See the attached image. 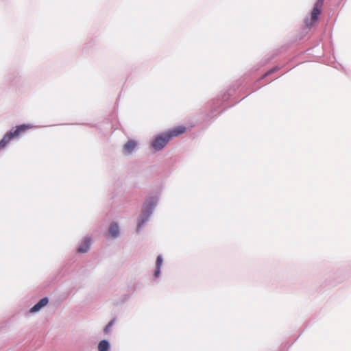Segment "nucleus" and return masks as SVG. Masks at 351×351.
<instances>
[{
	"label": "nucleus",
	"mask_w": 351,
	"mask_h": 351,
	"mask_svg": "<svg viewBox=\"0 0 351 351\" xmlns=\"http://www.w3.org/2000/svg\"><path fill=\"white\" fill-rule=\"evenodd\" d=\"M185 132L186 128L184 126L180 125L173 128L156 136L152 143V146L156 150H161L172 138L177 137Z\"/></svg>",
	"instance_id": "1"
},
{
	"label": "nucleus",
	"mask_w": 351,
	"mask_h": 351,
	"mask_svg": "<svg viewBox=\"0 0 351 351\" xmlns=\"http://www.w3.org/2000/svg\"><path fill=\"white\" fill-rule=\"evenodd\" d=\"M22 132V124L18 125L15 130L12 129L8 132L0 141V149H4L12 141L19 138Z\"/></svg>",
	"instance_id": "2"
},
{
	"label": "nucleus",
	"mask_w": 351,
	"mask_h": 351,
	"mask_svg": "<svg viewBox=\"0 0 351 351\" xmlns=\"http://www.w3.org/2000/svg\"><path fill=\"white\" fill-rule=\"evenodd\" d=\"M324 1L323 0H317L313 8L311 16V21L308 23V21H306V25L308 27H311L313 24L317 21L318 16L321 14L322 6H323Z\"/></svg>",
	"instance_id": "3"
},
{
	"label": "nucleus",
	"mask_w": 351,
	"mask_h": 351,
	"mask_svg": "<svg viewBox=\"0 0 351 351\" xmlns=\"http://www.w3.org/2000/svg\"><path fill=\"white\" fill-rule=\"evenodd\" d=\"M90 246V239L89 238H85L79 247L77 248V252L86 253L88 251Z\"/></svg>",
	"instance_id": "4"
},
{
	"label": "nucleus",
	"mask_w": 351,
	"mask_h": 351,
	"mask_svg": "<svg viewBox=\"0 0 351 351\" xmlns=\"http://www.w3.org/2000/svg\"><path fill=\"white\" fill-rule=\"evenodd\" d=\"M49 302V300L47 298H42L36 304H35L30 310L31 313H35L38 311L40 309H41L43 307L45 306Z\"/></svg>",
	"instance_id": "5"
},
{
	"label": "nucleus",
	"mask_w": 351,
	"mask_h": 351,
	"mask_svg": "<svg viewBox=\"0 0 351 351\" xmlns=\"http://www.w3.org/2000/svg\"><path fill=\"white\" fill-rule=\"evenodd\" d=\"M136 146V143L134 141H129L124 145V151L126 154H131Z\"/></svg>",
	"instance_id": "6"
},
{
	"label": "nucleus",
	"mask_w": 351,
	"mask_h": 351,
	"mask_svg": "<svg viewBox=\"0 0 351 351\" xmlns=\"http://www.w3.org/2000/svg\"><path fill=\"white\" fill-rule=\"evenodd\" d=\"M109 234L112 237H117L119 234V228L116 223H112L109 228Z\"/></svg>",
	"instance_id": "7"
},
{
	"label": "nucleus",
	"mask_w": 351,
	"mask_h": 351,
	"mask_svg": "<svg viewBox=\"0 0 351 351\" xmlns=\"http://www.w3.org/2000/svg\"><path fill=\"white\" fill-rule=\"evenodd\" d=\"M110 348L109 343L106 340H102L99 343L98 351H108Z\"/></svg>",
	"instance_id": "8"
},
{
	"label": "nucleus",
	"mask_w": 351,
	"mask_h": 351,
	"mask_svg": "<svg viewBox=\"0 0 351 351\" xmlns=\"http://www.w3.org/2000/svg\"><path fill=\"white\" fill-rule=\"evenodd\" d=\"M162 263V258L160 256H158L157 257V260H156V269L154 273V275L156 277H158L160 274V269Z\"/></svg>",
	"instance_id": "9"
},
{
	"label": "nucleus",
	"mask_w": 351,
	"mask_h": 351,
	"mask_svg": "<svg viewBox=\"0 0 351 351\" xmlns=\"http://www.w3.org/2000/svg\"><path fill=\"white\" fill-rule=\"evenodd\" d=\"M113 325V321H111L110 322L108 325L105 327L104 328V332L106 334H108L110 332V328L112 327V326Z\"/></svg>",
	"instance_id": "10"
},
{
	"label": "nucleus",
	"mask_w": 351,
	"mask_h": 351,
	"mask_svg": "<svg viewBox=\"0 0 351 351\" xmlns=\"http://www.w3.org/2000/svg\"><path fill=\"white\" fill-rule=\"evenodd\" d=\"M276 70V69H271L270 71H269L268 72H267V73H265V75H269V74H271V73H274Z\"/></svg>",
	"instance_id": "11"
},
{
	"label": "nucleus",
	"mask_w": 351,
	"mask_h": 351,
	"mask_svg": "<svg viewBox=\"0 0 351 351\" xmlns=\"http://www.w3.org/2000/svg\"><path fill=\"white\" fill-rule=\"evenodd\" d=\"M276 70V69H271L270 71H269L268 72H267V73H265V75H269V74H271V73H274Z\"/></svg>",
	"instance_id": "12"
},
{
	"label": "nucleus",
	"mask_w": 351,
	"mask_h": 351,
	"mask_svg": "<svg viewBox=\"0 0 351 351\" xmlns=\"http://www.w3.org/2000/svg\"><path fill=\"white\" fill-rule=\"evenodd\" d=\"M29 127L28 125H26L25 124H23V131H25L26 129L29 128Z\"/></svg>",
	"instance_id": "13"
}]
</instances>
